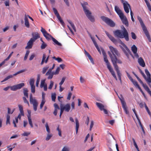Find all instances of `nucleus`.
I'll return each mask as SVG.
<instances>
[{"mask_svg":"<svg viewBox=\"0 0 151 151\" xmlns=\"http://www.w3.org/2000/svg\"><path fill=\"white\" fill-rule=\"evenodd\" d=\"M121 28L123 29L122 31L120 30H116L113 31V33L115 37L120 38H124L126 41L129 40V34L124 26H122Z\"/></svg>","mask_w":151,"mask_h":151,"instance_id":"obj_1","label":"nucleus"},{"mask_svg":"<svg viewBox=\"0 0 151 151\" xmlns=\"http://www.w3.org/2000/svg\"><path fill=\"white\" fill-rule=\"evenodd\" d=\"M108 53L111 59L114 68L117 73L119 79L121 82V73L118 67L116 65V63L121 64L122 63V62L120 60H117L116 56L113 57L110 51H108Z\"/></svg>","mask_w":151,"mask_h":151,"instance_id":"obj_2","label":"nucleus"},{"mask_svg":"<svg viewBox=\"0 0 151 151\" xmlns=\"http://www.w3.org/2000/svg\"><path fill=\"white\" fill-rule=\"evenodd\" d=\"M114 9L115 11L119 16L123 24H124L126 26H128L129 24L127 19L126 17L124 16L122 11L116 6H115Z\"/></svg>","mask_w":151,"mask_h":151,"instance_id":"obj_3","label":"nucleus"},{"mask_svg":"<svg viewBox=\"0 0 151 151\" xmlns=\"http://www.w3.org/2000/svg\"><path fill=\"white\" fill-rule=\"evenodd\" d=\"M119 42L122 46H120L123 51L128 58H129V56L131 54V52L126 45L121 40H119Z\"/></svg>","mask_w":151,"mask_h":151,"instance_id":"obj_4","label":"nucleus"},{"mask_svg":"<svg viewBox=\"0 0 151 151\" xmlns=\"http://www.w3.org/2000/svg\"><path fill=\"white\" fill-rule=\"evenodd\" d=\"M138 19L139 22L142 30L144 31L146 36L150 42H151V38L149 32L147 30L146 27L143 23L142 19L140 17H138Z\"/></svg>","mask_w":151,"mask_h":151,"instance_id":"obj_5","label":"nucleus"},{"mask_svg":"<svg viewBox=\"0 0 151 151\" xmlns=\"http://www.w3.org/2000/svg\"><path fill=\"white\" fill-rule=\"evenodd\" d=\"M140 72L142 75L145 79L146 80L149 85H150L151 83V79L150 77V74L148 70L145 69V72L146 74L147 77H146L144 73L141 70L139 69Z\"/></svg>","mask_w":151,"mask_h":151,"instance_id":"obj_6","label":"nucleus"},{"mask_svg":"<svg viewBox=\"0 0 151 151\" xmlns=\"http://www.w3.org/2000/svg\"><path fill=\"white\" fill-rule=\"evenodd\" d=\"M101 18L104 22L110 26L114 27L115 26V23L110 19L104 16H101Z\"/></svg>","mask_w":151,"mask_h":151,"instance_id":"obj_7","label":"nucleus"},{"mask_svg":"<svg viewBox=\"0 0 151 151\" xmlns=\"http://www.w3.org/2000/svg\"><path fill=\"white\" fill-rule=\"evenodd\" d=\"M122 3L123 4L125 12L127 13H128L129 12V9H131L130 6L128 2L124 0H121Z\"/></svg>","mask_w":151,"mask_h":151,"instance_id":"obj_8","label":"nucleus"},{"mask_svg":"<svg viewBox=\"0 0 151 151\" xmlns=\"http://www.w3.org/2000/svg\"><path fill=\"white\" fill-rule=\"evenodd\" d=\"M30 103L33 105V109L35 111H36L37 109L38 103L37 100L34 98H33L32 94L30 95Z\"/></svg>","mask_w":151,"mask_h":151,"instance_id":"obj_9","label":"nucleus"},{"mask_svg":"<svg viewBox=\"0 0 151 151\" xmlns=\"http://www.w3.org/2000/svg\"><path fill=\"white\" fill-rule=\"evenodd\" d=\"M40 31L43 34L44 37L47 40H50L51 39H52V37H52L48 33L46 30L43 27H41Z\"/></svg>","mask_w":151,"mask_h":151,"instance_id":"obj_10","label":"nucleus"},{"mask_svg":"<svg viewBox=\"0 0 151 151\" xmlns=\"http://www.w3.org/2000/svg\"><path fill=\"white\" fill-rule=\"evenodd\" d=\"M118 97L120 100L121 103L122 104V108L124 109L125 112L127 114H129V112L127 110L126 103L124 101V98H123L122 95H121L120 97H119V96H118Z\"/></svg>","mask_w":151,"mask_h":151,"instance_id":"obj_11","label":"nucleus"},{"mask_svg":"<svg viewBox=\"0 0 151 151\" xmlns=\"http://www.w3.org/2000/svg\"><path fill=\"white\" fill-rule=\"evenodd\" d=\"M70 105L69 104H67L65 105H63L62 104H61L60 105V110H62V109L63 111V112L64 111H65L68 112L70 109Z\"/></svg>","mask_w":151,"mask_h":151,"instance_id":"obj_12","label":"nucleus"},{"mask_svg":"<svg viewBox=\"0 0 151 151\" xmlns=\"http://www.w3.org/2000/svg\"><path fill=\"white\" fill-rule=\"evenodd\" d=\"M84 13L88 18L92 22L94 21V19L93 17L91 15V13L88 9L84 11Z\"/></svg>","mask_w":151,"mask_h":151,"instance_id":"obj_13","label":"nucleus"},{"mask_svg":"<svg viewBox=\"0 0 151 151\" xmlns=\"http://www.w3.org/2000/svg\"><path fill=\"white\" fill-rule=\"evenodd\" d=\"M53 10L54 14L56 15L60 23L64 27V26L65 23L63 21V20H62V19L61 18V17L59 15V14L58 12L57 9L55 8H53Z\"/></svg>","mask_w":151,"mask_h":151,"instance_id":"obj_14","label":"nucleus"},{"mask_svg":"<svg viewBox=\"0 0 151 151\" xmlns=\"http://www.w3.org/2000/svg\"><path fill=\"white\" fill-rule=\"evenodd\" d=\"M131 50L133 53L134 56L136 58H138L139 57L137 52V48L136 45H133L131 47Z\"/></svg>","mask_w":151,"mask_h":151,"instance_id":"obj_15","label":"nucleus"},{"mask_svg":"<svg viewBox=\"0 0 151 151\" xmlns=\"http://www.w3.org/2000/svg\"><path fill=\"white\" fill-rule=\"evenodd\" d=\"M109 47L111 52L112 54L113 57L116 56V55H118V53L117 49L111 46H109Z\"/></svg>","mask_w":151,"mask_h":151,"instance_id":"obj_16","label":"nucleus"},{"mask_svg":"<svg viewBox=\"0 0 151 151\" xmlns=\"http://www.w3.org/2000/svg\"><path fill=\"white\" fill-rule=\"evenodd\" d=\"M35 41L33 40L32 38H31L30 40L27 43V45L25 47L26 49H30L32 48L33 43Z\"/></svg>","mask_w":151,"mask_h":151,"instance_id":"obj_17","label":"nucleus"},{"mask_svg":"<svg viewBox=\"0 0 151 151\" xmlns=\"http://www.w3.org/2000/svg\"><path fill=\"white\" fill-rule=\"evenodd\" d=\"M54 75L53 72H52L51 70H48V71L46 73L45 76H47V78L48 79H51L53 78V76Z\"/></svg>","mask_w":151,"mask_h":151,"instance_id":"obj_18","label":"nucleus"},{"mask_svg":"<svg viewBox=\"0 0 151 151\" xmlns=\"http://www.w3.org/2000/svg\"><path fill=\"white\" fill-rule=\"evenodd\" d=\"M90 36L92 41L94 45L95 46V47H96V48L98 50L99 52L101 54V52L100 49L99 48V46L98 45H97V43L96 42V41L94 39V38L92 36L90 35Z\"/></svg>","mask_w":151,"mask_h":151,"instance_id":"obj_19","label":"nucleus"},{"mask_svg":"<svg viewBox=\"0 0 151 151\" xmlns=\"http://www.w3.org/2000/svg\"><path fill=\"white\" fill-rule=\"evenodd\" d=\"M105 33L109 39L113 43H116L117 42V40L112 36L110 35L107 31H105Z\"/></svg>","mask_w":151,"mask_h":151,"instance_id":"obj_20","label":"nucleus"},{"mask_svg":"<svg viewBox=\"0 0 151 151\" xmlns=\"http://www.w3.org/2000/svg\"><path fill=\"white\" fill-rule=\"evenodd\" d=\"M45 80H42L41 82L40 87L41 88H43L45 91H46L47 90V86L46 83H45Z\"/></svg>","mask_w":151,"mask_h":151,"instance_id":"obj_21","label":"nucleus"},{"mask_svg":"<svg viewBox=\"0 0 151 151\" xmlns=\"http://www.w3.org/2000/svg\"><path fill=\"white\" fill-rule=\"evenodd\" d=\"M138 62L141 66L143 67H145V62L142 57H140L138 59Z\"/></svg>","mask_w":151,"mask_h":151,"instance_id":"obj_22","label":"nucleus"},{"mask_svg":"<svg viewBox=\"0 0 151 151\" xmlns=\"http://www.w3.org/2000/svg\"><path fill=\"white\" fill-rule=\"evenodd\" d=\"M32 35L33 37L32 38L34 41H35L37 39L40 38L39 34L37 32H34L32 33Z\"/></svg>","mask_w":151,"mask_h":151,"instance_id":"obj_23","label":"nucleus"},{"mask_svg":"<svg viewBox=\"0 0 151 151\" xmlns=\"http://www.w3.org/2000/svg\"><path fill=\"white\" fill-rule=\"evenodd\" d=\"M108 68L109 70V71L110 72L113 76L115 79V80L117 81V78L115 75L114 71L112 68L111 67V66L110 67H109V68Z\"/></svg>","mask_w":151,"mask_h":151,"instance_id":"obj_24","label":"nucleus"},{"mask_svg":"<svg viewBox=\"0 0 151 151\" xmlns=\"http://www.w3.org/2000/svg\"><path fill=\"white\" fill-rule=\"evenodd\" d=\"M24 20L25 26L27 28H29L30 27V24L27 16H25Z\"/></svg>","mask_w":151,"mask_h":151,"instance_id":"obj_25","label":"nucleus"},{"mask_svg":"<svg viewBox=\"0 0 151 151\" xmlns=\"http://www.w3.org/2000/svg\"><path fill=\"white\" fill-rule=\"evenodd\" d=\"M140 83L142 85L145 89L147 91L148 93H149L151 91L149 88L146 84L144 83L142 81H141L140 82Z\"/></svg>","mask_w":151,"mask_h":151,"instance_id":"obj_26","label":"nucleus"},{"mask_svg":"<svg viewBox=\"0 0 151 151\" xmlns=\"http://www.w3.org/2000/svg\"><path fill=\"white\" fill-rule=\"evenodd\" d=\"M19 74V71L17 72L16 73L14 74L13 75H10L9 76H7L2 81H5L8 79L11 78L13 77V76H15L17 74Z\"/></svg>","mask_w":151,"mask_h":151,"instance_id":"obj_27","label":"nucleus"},{"mask_svg":"<svg viewBox=\"0 0 151 151\" xmlns=\"http://www.w3.org/2000/svg\"><path fill=\"white\" fill-rule=\"evenodd\" d=\"M96 105L101 111H102L105 108L104 106L101 103L97 102Z\"/></svg>","mask_w":151,"mask_h":151,"instance_id":"obj_28","label":"nucleus"},{"mask_svg":"<svg viewBox=\"0 0 151 151\" xmlns=\"http://www.w3.org/2000/svg\"><path fill=\"white\" fill-rule=\"evenodd\" d=\"M10 88L12 91H16L19 89V84L12 86H10Z\"/></svg>","mask_w":151,"mask_h":151,"instance_id":"obj_29","label":"nucleus"},{"mask_svg":"<svg viewBox=\"0 0 151 151\" xmlns=\"http://www.w3.org/2000/svg\"><path fill=\"white\" fill-rule=\"evenodd\" d=\"M104 60L105 62L106 63V65L107 66V68H109V67H111V66L110 65V64L109 63V62L107 58V56H104Z\"/></svg>","mask_w":151,"mask_h":151,"instance_id":"obj_30","label":"nucleus"},{"mask_svg":"<svg viewBox=\"0 0 151 151\" xmlns=\"http://www.w3.org/2000/svg\"><path fill=\"white\" fill-rule=\"evenodd\" d=\"M81 5L83 8L84 11L88 9L87 7L88 4L87 2H84L83 3H81Z\"/></svg>","mask_w":151,"mask_h":151,"instance_id":"obj_31","label":"nucleus"},{"mask_svg":"<svg viewBox=\"0 0 151 151\" xmlns=\"http://www.w3.org/2000/svg\"><path fill=\"white\" fill-rule=\"evenodd\" d=\"M75 122H76V133L77 134L78 133V128L79 127V124L77 118H76V119H75Z\"/></svg>","mask_w":151,"mask_h":151,"instance_id":"obj_32","label":"nucleus"},{"mask_svg":"<svg viewBox=\"0 0 151 151\" xmlns=\"http://www.w3.org/2000/svg\"><path fill=\"white\" fill-rule=\"evenodd\" d=\"M146 5L147 6L148 9L150 11H151V6L150 3L147 0H144Z\"/></svg>","mask_w":151,"mask_h":151,"instance_id":"obj_33","label":"nucleus"},{"mask_svg":"<svg viewBox=\"0 0 151 151\" xmlns=\"http://www.w3.org/2000/svg\"><path fill=\"white\" fill-rule=\"evenodd\" d=\"M52 40L54 43L55 44H56L58 46H61L62 45L61 44L60 42H59L58 40L53 37H52Z\"/></svg>","mask_w":151,"mask_h":151,"instance_id":"obj_34","label":"nucleus"},{"mask_svg":"<svg viewBox=\"0 0 151 151\" xmlns=\"http://www.w3.org/2000/svg\"><path fill=\"white\" fill-rule=\"evenodd\" d=\"M53 135L51 133H47V136L45 138V140L47 141H48L52 137Z\"/></svg>","mask_w":151,"mask_h":151,"instance_id":"obj_35","label":"nucleus"},{"mask_svg":"<svg viewBox=\"0 0 151 151\" xmlns=\"http://www.w3.org/2000/svg\"><path fill=\"white\" fill-rule=\"evenodd\" d=\"M46 59V56L45 54H44L43 55L42 58L41 62V65H42L45 63V60Z\"/></svg>","mask_w":151,"mask_h":151,"instance_id":"obj_36","label":"nucleus"},{"mask_svg":"<svg viewBox=\"0 0 151 151\" xmlns=\"http://www.w3.org/2000/svg\"><path fill=\"white\" fill-rule=\"evenodd\" d=\"M134 85L136 87L138 88L139 89V88H141L138 84L137 82L135 81H134L133 79V81H131Z\"/></svg>","mask_w":151,"mask_h":151,"instance_id":"obj_37","label":"nucleus"},{"mask_svg":"<svg viewBox=\"0 0 151 151\" xmlns=\"http://www.w3.org/2000/svg\"><path fill=\"white\" fill-rule=\"evenodd\" d=\"M49 68V66L48 65H46L43 68L42 73L43 74H45L47 70Z\"/></svg>","mask_w":151,"mask_h":151,"instance_id":"obj_38","label":"nucleus"},{"mask_svg":"<svg viewBox=\"0 0 151 151\" xmlns=\"http://www.w3.org/2000/svg\"><path fill=\"white\" fill-rule=\"evenodd\" d=\"M70 149L67 146H64L62 148L61 151H70Z\"/></svg>","mask_w":151,"mask_h":151,"instance_id":"obj_39","label":"nucleus"},{"mask_svg":"<svg viewBox=\"0 0 151 151\" xmlns=\"http://www.w3.org/2000/svg\"><path fill=\"white\" fill-rule=\"evenodd\" d=\"M28 91L27 88H24V89L23 93L24 95V96H26L27 98L28 97Z\"/></svg>","mask_w":151,"mask_h":151,"instance_id":"obj_40","label":"nucleus"},{"mask_svg":"<svg viewBox=\"0 0 151 151\" xmlns=\"http://www.w3.org/2000/svg\"><path fill=\"white\" fill-rule=\"evenodd\" d=\"M51 98L52 100L53 101H55L56 98V94L55 93L52 94Z\"/></svg>","mask_w":151,"mask_h":151,"instance_id":"obj_41","label":"nucleus"},{"mask_svg":"<svg viewBox=\"0 0 151 151\" xmlns=\"http://www.w3.org/2000/svg\"><path fill=\"white\" fill-rule=\"evenodd\" d=\"M52 58L57 61L58 63L61 62L62 61V59L60 58H56L55 56H53Z\"/></svg>","mask_w":151,"mask_h":151,"instance_id":"obj_42","label":"nucleus"},{"mask_svg":"<svg viewBox=\"0 0 151 151\" xmlns=\"http://www.w3.org/2000/svg\"><path fill=\"white\" fill-rule=\"evenodd\" d=\"M28 119L29 124L30 125L31 127L32 128L33 127V125L32 124L31 117H30L29 116V117L28 118Z\"/></svg>","mask_w":151,"mask_h":151,"instance_id":"obj_43","label":"nucleus"},{"mask_svg":"<svg viewBox=\"0 0 151 151\" xmlns=\"http://www.w3.org/2000/svg\"><path fill=\"white\" fill-rule=\"evenodd\" d=\"M60 70V68L59 67H58L56 68L55 71V72H53L55 75H56L59 73V71Z\"/></svg>","mask_w":151,"mask_h":151,"instance_id":"obj_44","label":"nucleus"},{"mask_svg":"<svg viewBox=\"0 0 151 151\" xmlns=\"http://www.w3.org/2000/svg\"><path fill=\"white\" fill-rule=\"evenodd\" d=\"M10 116L9 114H7L6 115V124H10Z\"/></svg>","mask_w":151,"mask_h":151,"instance_id":"obj_45","label":"nucleus"},{"mask_svg":"<svg viewBox=\"0 0 151 151\" xmlns=\"http://www.w3.org/2000/svg\"><path fill=\"white\" fill-rule=\"evenodd\" d=\"M144 105H145V108L146 109V111H147L148 113L150 116H151V113L150 110H149L147 106V105L145 103H144Z\"/></svg>","mask_w":151,"mask_h":151,"instance_id":"obj_46","label":"nucleus"},{"mask_svg":"<svg viewBox=\"0 0 151 151\" xmlns=\"http://www.w3.org/2000/svg\"><path fill=\"white\" fill-rule=\"evenodd\" d=\"M45 126L46 128V131L48 133H50V129L49 128L47 123L46 124Z\"/></svg>","mask_w":151,"mask_h":151,"instance_id":"obj_47","label":"nucleus"},{"mask_svg":"<svg viewBox=\"0 0 151 151\" xmlns=\"http://www.w3.org/2000/svg\"><path fill=\"white\" fill-rule=\"evenodd\" d=\"M131 36L132 39L135 40L137 38V36L135 34L132 32L131 33Z\"/></svg>","mask_w":151,"mask_h":151,"instance_id":"obj_48","label":"nucleus"},{"mask_svg":"<svg viewBox=\"0 0 151 151\" xmlns=\"http://www.w3.org/2000/svg\"><path fill=\"white\" fill-rule=\"evenodd\" d=\"M45 102V100H42L40 106V109H42V107H43Z\"/></svg>","mask_w":151,"mask_h":151,"instance_id":"obj_49","label":"nucleus"},{"mask_svg":"<svg viewBox=\"0 0 151 151\" xmlns=\"http://www.w3.org/2000/svg\"><path fill=\"white\" fill-rule=\"evenodd\" d=\"M50 84L48 87V89H51L53 86L54 82L53 81H50Z\"/></svg>","mask_w":151,"mask_h":151,"instance_id":"obj_50","label":"nucleus"},{"mask_svg":"<svg viewBox=\"0 0 151 151\" xmlns=\"http://www.w3.org/2000/svg\"><path fill=\"white\" fill-rule=\"evenodd\" d=\"M57 130L58 131V135L60 137L62 136L61 132V129L59 128V126H58L57 128Z\"/></svg>","mask_w":151,"mask_h":151,"instance_id":"obj_51","label":"nucleus"},{"mask_svg":"<svg viewBox=\"0 0 151 151\" xmlns=\"http://www.w3.org/2000/svg\"><path fill=\"white\" fill-rule=\"evenodd\" d=\"M40 78L39 76H38L37 78V80L36 82V86L38 87L39 83L40 82Z\"/></svg>","mask_w":151,"mask_h":151,"instance_id":"obj_52","label":"nucleus"},{"mask_svg":"<svg viewBox=\"0 0 151 151\" xmlns=\"http://www.w3.org/2000/svg\"><path fill=\"white\" fill-rule=\"evenodd\" d=\"M65 78H66L65 77H63V78L62 79V80H61V82L59 83L60 86H62V85L63 84V83L64 82L65 79Z\"/></svg>","mask_w":151,"mask_h":151,"instance_id":"obj_53","label":"nucleus"},{"mask_svg":"<svg viewBox=\"0 0 151 151\" xmlns=\"http://www.w3.org/2000/svg\"><path fill=\"white\" fill-rule=\"evenodd\" d=\"M94 125V122L92 120L91 121V124L90 125V127L89 129V130L91 131L92 130V128Z\"/></svg>","mask_w":151,"mask_h":151,"instance_id":"obj_54","label":"nucleus"},{"mask_svg":"<svg viewBox=\"0 0 151 151\" xmlns=\"http://www.w3.org/2000/svg\"><path fill=\"white\" fill-rule=\"evenodd\" d=\"M35 82L34 79L33 78H32L30 79V84L31 86H34V83Z\"/></svg>","mask_w":151,"mask_h":151,"instance_id":"obj_55","label":"nucleus"},{"mask_svg":"<svg viewBox=\"0 0 151 151\" xmlns=\"http://www.w3.org/2000/svg\"><path fill=\"white\" fill-rule=\"evenodd\" d=\"M30 133V132H24L22 134V135L24 136H27Z\"/></svg>","mask_w":151,"mask_h":151,"instance_id":"obj_56","label":"nucleus"},{"mask_svg":"<svg viewBox=\"0 0 151 151\" xmlns=\"http://www.w3.org/2000/svg\"><path fill=\"white\" fill-rule=\"evenodd\" d=\"M47 46V45L45 42L42 43L41 45V49H45Z\"/></svg>","mask_w":151,"mask_h":151,"instance_id":"obj_57","label":"nucleus"},{"mask_svg":"<svg viewBox=\"0 0 151 151\" xmlns=\"http://www.w3.org/2000/svg\"><path fill=\"white\" fill-rule=\"evenodd\" d=\"M19 111L20 112L21 115L22 116L24 115L23 111L22 110V107L21 106L19 105Z\"/></svg>","mask_w":151,"mask_h":151,"instance_id":"obj_58","label":"nucleus"},{"mask_svg":"<svg viewBox=\"0 0 151 151\" xmlns=\"http://www.w3.org/2000/svg\"><path fill=\"white\" fill-rule=\"evenodd\" d=\"M31 91L32 93H34L35 92V86H31Z\"/></svg>","mask_w":151,"mask_h":151,"instance_id":"obj_59","label":"nucleus"},{"mask_svg":"<svg viewBox=\"0 0 151 151\" xmlns=\"http://www.w3.org/2000/svg\"><path fill=\"white\" fill-rule=\"evenodd\" d=\"M8 114H12L14 111V110L11 111V109L9 108H8Z\"/></svg>","mask_w":151,"mask_h":151,"instance_id":"obj_60","label":"nucleus"},{"mask_svg":"<svg viewBox=\"0 0 151 151\" xmlns=\"http://www.w3.org/2000/svg\"><path fill=\"white\" fill-rule=\"evenodd\" d=\"M13 52H11V53L9 54V55L5 59L4 61H5V62L6 61L8 60L10 58V57L12 56V54L13 53Z\"/></svg>","mask_w":151,"mask_h":151,"instance_id":"obj_61","label":"nucleus"},{"mask_svg":"<svg viewBox=\"0 0 151 151\" xmlns=\"http://www.w3.org/2000/svg\"><path fill=\"white\" fill-rule=\"evenodd\" d=\"M130 15H131V19L133 22H134V19L133 17V14L132 11L131 9L130 10Z\"/></svg>","mask_w":151,"mask_h":151,"instance_id":"obj_62","label":"nucleus"},{"mask_svg":"<svg viewBox=\"0 0 151 151\" xmlns=\"http://www.w3.org/2000/svg\"><path fill=\"white\" fill-rule=\"evenodd\" d=\"M72 95V93L70 92L68 93V96L67 97V99L70 100V99Z\"/></svg>","mask_w":151,"mask_h":151,"instance_id":"obj_63","label":"nucleus"},{"mask_svg":"<svg viewBox=\"0 0 151 151\" xmlns=\"http://www.w3.org/2000/svg\"><path fill=\"white\" fill-rule=\"evenodd\" d=\"M80 82L81 83H83L85 81V79L81 76L80 77Z\"/></svg>","mask_w":151,"mask_h":151,"instance_id":"obj_64","label":"nucleus"}]
</instances>
